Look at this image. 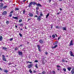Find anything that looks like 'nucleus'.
I'll return each mask as SVG.
<instances>
[{"label":"nucleus","mask_w":74,"mask_h":74,"mask_svg":"<svg viewBox=\"0 0 74 74\" xmlns=\"http://www.w3.org/2000/svg\"><path fill=\"white\" fill-rule=\"evenodd\" d=\"M2 59L3 61H5V62L7 61V60L6 59V58L4 55H2Z\"/></svg>","instance_id":"obj_1"},{"label":"nucleus","mask_w":74,"mask_h":74,"mask_svg":"<svg viewBox=\"0 0 74 74\" xmlns=\"http://www.w3.org/2000/svg\"><path fill=\"white\" fill-rule=\"evenodd\" d=\"M33 66V64H29V65L27 66V68L28 69H30L31 67H32Z\"/></svg>","instance_id":"obj_2"},{"label":"nucleus","mask_w":74,"mask_h":74,"mask_svg":"<svg viewBox=\"0 0 74 74\" xmlns=\"http://www.w3.org/2000/svg\"><path fill=\"white\" fill-rule=\"evenodd\" d=\"M37 47L38 48V51H39V52H41V47H40V46L39 45H37Z\"/></svg>","instance_id":"obj_3"},{"label":"nucleus","mask_w":74,"mask_h":74,"mask_svg":"<svg viewBox=\"0 0 74 74\" xmlns=\"http://www.w3.org/2000/svg\"><path fill=\"white\" fill-rule=\"evenodd\" d=\"M39 42L41 44H43L44 43V41L42 39L40 40H39Z\"/></svg>","instance_id":"obj_4"},{"label":"nucleus","mask_w":74,"mask_h":74,"mask_svg":"<svg viewBox=\"0 0 74 74\" xmlns=\"http://www.w3.org/2000/svg\"><path fill=\"white\" fill-rule=\"evenodd\" d=\"M41 16H39L38 17L37 20L38 21L40 22V21H41Z\"/></svg>","instance_id":"obj_5"},{"label":"nucleus","mask_w":74,"mask_h":74,"mask_svg":"<svg viewBox=\"0 0 74 74\" xmlns=\"http://www.w3.org/2000/svg\"><path fill=\"white\" fill-rule=\"evenodd\" d=\"M73 40H72L70 42V45L69 46H71V45H74V44H73Z\"/></svg>","instance_id":"obj_6"},{"label":"nucleus","mask_w":74,"mask_h":74,"mask_svg":"<svg viewBox=\"0 0 74 74\" xmlns=\"http://www.w3.org/2000/svg\"><path fill=\"white\" fill-rule=\"evenodd\" d=\"M7 12L6 11H4L2 13V15H7Z\"/></svg>","instance_id":"obj_7"},{"label":"nucleus","mask_w":74,"mask_h":74,"mask_svg":"<svg viewBox=\"0 0 74 74\" xmlns=\"http://www.w3.org/2000/svg\"><path fill=\"white\" fill-rule=\"evenodd\" d=\"M18 52L19 55H21V56L23 55V53L22 51H18Z\"/></svg>","instance_id":"obj_8"},{"label":"nucleus","mask_w":74,"mask_h":74,"mask_svg":"<svg viewBox=\"0 0 74 74\" xmlns=\"http://www.w3.org/2000/svg\"><path fill=\"white\" fill-rule=\"evenodd\" d=\"M28 15H29V16H30V17H32V16H33V14L32 13H29Z\"/></svg>","instance_id":"obj_9"},{"label":"nucleus","mask_w":74,"mask_h":74,"mask_svg":"<svg viewBox=\"0 0 74 74\" xmlns=\"http://www.w3.org/2000/svg\"><path fill=\"white\" fill-rule=\"evenodd\" d=\"M70 54L71 56H73V57H74V55H73V52L70 51Z\"/></svg>","instance_id":"obj_10"},{"label":"nucleus","mask_w":74,"mask_h":74,"mask_svg":"<svg viewBox=\"0 0 74 74\" xmlns=\"http://www.w3.org/2000/svg\"><path fill=\"white\" fill-rule=\"evenodd\" d=\"M32 4H33V2H31L29 3V5L28 6V7H30L32 5Z\"/></svg>","instance_id":"obj_11"},{"label":"nucleus","mask_w":74,"mask_h":74,"mask_svg":"<svg viewBox=\"0 0 74 74\" xmlns=\"http://www.w3.org/2000/svg\"><path fill=\"white\" fill-rule=\"evenodd\" d=\"M0 4H1L0 8H3V5H4V4H3V3H1Z\"/></svg>","instance_id":"obj_12"},{"label":"nucleus","mask_w":74,"mask_h":74,"mask_svg":"<svg viewBox=\"0 0 74 74\" xmlns=\"http://www.w3.org/2000/svg\"><path fill=\"white\" fill-rule=\"evenodd\" d=\"M2 49L3 50H7V48L5 47H2Z\"/></svg>","instance_id":"obj_13"},{"label":"nucleus","mask_w":74,"mask_h":74,"mask_svg":"<svg viewBox=\"0 0 74 74\" xmlns=\"http://www.w3.org/2000/svg\"><path fill=\"white\" fill-rule=\"evenodd\" d=\"M67 69L69 71H71V67H67Z\"/></svg>","instance_id":"obj_14"},{"label":"nucleus","mask_w":74,"mask_h":74,"mask_svg":"<svg viewBox=\"0 0 74 74\" xmlns=\"http://www.w3.org/2000/svg\"><path fill=\"white\" fill-rule=\"evenodd\" d=\"M56 29H60L61 28H62L61 27H59V26H56Z\"/></svg>","instance_id":"obj_15"},{"label":"nucleus","mask_w":74,"mask_h":74,"mask_svg":"<svg viewBox=\"0 0 74 74\" xmlns=\"http://www.w3.org/2000/svg\"><path fill=\"white\" fill-rule=\"evenodd\" d=\"M58 47V45H55L54 47H52V49H54L55 48H56V47Z\"/></svg>","instance_id":"obj_16"},{"label":"nucleus","mask_w":74,"mask_h":74,"mask_svg":"<svg viewBox=\"0 0 74 74\" xmlns=\"http://www.w3.org/2000/svg\"><path fill=\"white\" fill-rule=\"evenodd\" d=\"M71 73L72 74H74V69H73L71 71Z\"/></svg>","instance_id":"obj_17"},{"label":"nucleus","mask_w":74,"mask_h":74,"mask_svg":"<svg viewBox=\"0 0 74 74\" xmlns=\"http://www.w3.org/2000/svg\"><path fill=\"white\" fill-rule=\"evenodd\" d=\"M13 19H16V20L18 19V18L17 17H12Z\"/></svg>","instance_id":"obj_18"},{"label":"nucleus","mask_w":74,"mask_h":74,"mask_svg":"<svg viewBox=\"0 0 74 74\" xmlns=\"http://www.w3.org/2000/svg\"><path fill=\"white\" fill-rule=\"evenodd\" d=\"M37 5V6H38V7H42V5H41L39 3L38 4H37V5Z\"/></svg>","instance_id":"obj_19"},{"label":"nucleus","mask_w":74,"mask_h":74,"mask_svg":"<svg viewBox=\"0 0 74 74\" xmlns=\"http://www.w3.org/2000/svg\"><path fill=\"white\" fill-rule=\"evenodd\" d=\"M32 4H33V5H35V4H36V5H37V3H36V2H32Z\"/></svg>","instance_id":"obj_20"},{"label":"nucleus","mask_w":74,"mask_h":74,"mask_svg":"<svg viewBox=\"0 0 74 74\" xmlns=\"http://www.w3.org/2000/svg\"><path fill=\"white\" fill-rule=\"evenodd\" d=\"M7 7H8L7 6L5 5V6H4L3 7V9H5V8H7Z\"/></svg>","instance_id":"obj_21"},{"label":"nucleus","mask_w":74,"mask_h":74,"mask_svg":"<svg viewBox=\"0 0 74 74\" xmlns=\"http://www.w3.org/2000/svg\"><path fill=\"white\" fill-rule=\"evenodd\" d=\"M2 40H3V37L1 36H0V41H2Z\"/></svg>","instance_id":"obj_22"},{"label":"nucleus","mask_w":74,"mask_h":74,"mask_svg":"<svg viewBox=\"0 0 74 74\" xmlns=\"http://www.w3.org/2000/svg\"><path fill=\"white\" fill-rule=\"evenodd\" d=\"M49 13H48L46 16V18H48V17L49 16Z\"/></svg>","instance_id":"obj_23"},{"label":"nucleus","mask_w":74,"mask_h":74,"mask_svg":"<svg viewBox=\"0 0 74 74\" xmlns=\"http://www.w3.org/2000/svg\"><path fill=\"white\" fill-rule=\"evenodd\" d=\"M14 49L15 51H17V50H18V47H16L14 48Z\"/></svg>","instance_id":"obj_24"},{"label":"nucleus","mask_w":74,"mask_h":74,"mask_svg":"<svg viewBox=\"0 0 74 74\" xmlns=\"http://www.w3.org/2000/svg\"><path fill=\"white\" fill-rule=\"evenodd\" d=\"M9 23H10V22L8 21H7L6 22V23L7 24V25H8V24H9Z\"/></svg>","instance_id":"obj_25"},{"label":"nucleus","mask_w":74,"mask_h":74,"mask_svg":"<svg viewBox=\"0 0 74 74\" xmlns=\"http://www.w3.org/2000/svg\"><path fill=\"white\" fill-rule=\"evenodd\" d=\"M19 23H20V22H22V19H20L18 21Z\"/></svg>","instance_id":"obj_26"},{"label":"nucleus","mask_w":74,"mask_h":74,"mask_svg":"<svg viewBox=\"0 0 74 74\" xmlns=\"http://www.w3.org/2000/svg\"><path fill=\"white\" fill-rule=\"evenodd\" d=\"M8 71L7 70H6L5 69L4 70V72H5V73H8Z\"/></svg>","instance_id":"obj_27"},{"label":"nucleus","mask_w":74,"mask_h":74,"mask_svg":"<svg viewBox=\"0 0 74 74\" xmlns=\"http://www.w3.org/2000/svg\"><path fill=\"white\" fill-rule=\"evenodd\" d=\"M19 25H20V26H22L23 25V23H22L21 24H19Z\"/></svg>","instance_id":"obj_28"},{"label":"nucleus","mask_w":74,"mask_h":74,"mask_svg":"<svg viewBox=\"0 0 74 74\" xmlns=\"http://www.w3.org/2000/svg\"><path fill=\"white\" fill-rule=\"evenodd\" d=\"M36 14H37V15H38V10H36Z\"/></svg>","instance_id":"obj_29"},{"label":"nucleus","mask_w":74,"mask_h":74,"mask_svg":"<svg viewBox=\"0 0 74 74\" xmlns=\"http://www.w3.org/2000/svg\"><path fill=\"white\" fill-rule=\"evenodd\" d=\"M52 73L53 74H56L55 71H52Z\"/></svg>","instance_id":"obj_30"},{"label":"nucleus","mask_w":74,"mask_h":74,"mask_svg":"<svg viewBox=\"0 0 74 74\" xmlns=\"http://www.w3.org/2000/svg\"><path fill=\"white\" fill-rule=\"evenodd\" d=\"M29 71L30 73H33V72L32 71V69H30L29 70Z\"/></svg>","instance_id":"obj_31"},{"label":"nucleus","mask_w":74,"mask_h":74,"mask_svg":"<svg viewBox=\"0 0 74 74\" xmlns=\"http://www.w3.org/2000/svg\"><path fill=\"white\" fill-rule=\"evenodd\" d=\"M63 69L64 72H66V69L65 68H63Z\"/></svg>","instance_id":"obj_32"},{"label":"nucleus","mask_w":74,"mask_h":74,"mask_svg":"<svg viewBox=\"0 0 74 74\" xmlns=\"http://www.w3.org/2000/svg\"><path fill=\"white\" fill-rule=\"evenodd\" d=\"M25 10H23V14H25Z\"/></svg>","instance_id":"obj_33"},{"label":"nucleus","mask_w":74,"mask_h":74,"mask_svg":"<svg viewBox=\"0 0 74 74\" xmlns=\"http://www.w3.org/2000/svg\"><path fill=\"white\" fill-rule=\"evenodd\" d=\"M63 30H66V28L63 27L62 28Z\"/></svg>","instance_id":"obj_34"},{"label":"nucleus","mask_w":74,"mask_h":74,"mask_svg":"<svg viewBox=\"0 0 74 74\" xmlns=\"http://www.w3.org/2000/svg\"><path fill=\"white\" fill-rule=\"evenodd\" d=\"M19 8H16L15 9V11H18V10H19Z\"/></svg>","instance_id":"obj_35"},{"label":"nucleus","mask_w":74,"mask_h":74,"mask_svg":"<svg viewBox=\"0 0 74 74\" xmlns=\"http://www.w3.org/2000/svg\"><path fill=\"white\" fill-rule=\"evenodd\" d=\"M52 37L53 38H55V35H52Z\"/></svg>","instance_id":"obj_36"},{"label":"nucleus","mask_w":74,"mask_h":74,"mask_svg":"<svg viewBox=\"0 0 74 74\" xmlns=\"http://www.w3.org/2000/svg\"><path fill=\"white\" fill-rule=\"evenodd\" d=\"M37 65H38V64H36L35 66L36 67V68H38V67L37 66Z\"/></svg>","instance_id":"obj_37"},{"label":"nucleus","mask_w":74,"mask_h":74,"mask_svg":"<svg viewBox=\"0 0 74 74\" xmlns=\"http://www.w3.org/2000/svg\"><path fill=\"white\" fill-rule=\"evenodd\" d=\"M12 13H14V11H12L10 13V14H12Z\"/></svg>","instance_id":"obj_38"},{"label":"nucleus","mask_w":74,"mask_h":74,"mask_svg":"<svg viewBox=\"0 0 74 74\" xmlns=\"http://www.w3.org/2000/svg\"><path fill=\"white\" fill-rule=\"evenodd\" d=\"M42 74H45V73H46V72L45 71H43L42 72Z\"/></svg>","instance_id":"obj_39"},{"label":"nucleus","mask_w":74,"mask_h":74,"mask_svg":"<svg viewBox=\"0 0 74 74\" xmlns=\"http://www.w3.org/2000/svg\"><path fill=\"white\" fill-rule=\"evenodd\" d=\"M42 64H45V62H44V61H42Z\"/></svg>","instance_id":"obj_40"},{"label":"nucleus","mask_w":74,"mask_h":74,"mask_svg":"<svg viewBox=\"0 0 74 74\" xmlns=\"http://www.w3.org/2000/svg\"><path fill=\"white\" fill-rule=\"evenodd\" d=\"M18 34L21 37H22V34L19 33Z\"/></svg>","instance_id":"obj_41"},{"label":"nucleus","mask_w":74,"mask_h":74,"mask_svg":"<svg viewBox=\"0 0 74 74\" xmlns=\"http://www.w3.org/2000/svg\"><path fill=\"white\" fill-rule=\"evenodd\" d=\"M56 44H58V41H56L55 42V43L54 44V45H56Z\"/></svg>","instance_id":"obj_42"},{"label":"nucleus","mask_w":74,"mask_h":74,"mask_svg":"<svg viewBox=\"0 0 74 74\" xmlns=\"http://www.w3.org/2000/svg\"><path fill=\"white\" fill-rule=\"evenodd\" d=\"M62 62H65V60L64 59L62 60Z\"/></svg>","instance_id":"obj_43"},{"label":"nucleus","mask_w":74,"mask_h":74,"mask_svg":"<svg viewBox=\"0 0 74 74\" xmlns=\"http://www.w3.org/2000/svg\"><path fill=\"white\" fill-rule=\"evenodd\" d=\"M45 60V58H43L42 59V61H44Z\"/></svg>","instance_id":"obj_44"},{"label":"nucleus","mask_w":74,"mask_h":74,"mask_svg":"<svg viewBox=\"0 0 74 74\" xmlns=\"http://www.w3.org/2000/svg\"><path fill=\"white\" fill-rule=\"evenodd\" d=\"M9 16L10 17H11L12 16V14H10L9 15Z\"/></svg>","instance_id":"obj_45"},{"label":"nucleus","mask_w":74,"mask_h":74,"mask_svg":"<svg viewBox=\"0 0 74 74\" xmlns=\"http://www.w3.org/2000/svg\"><path fill=\"white\" fill-rule=\"evenodd\" d=\"M12 40H13V38H11L10 39V41H12Z\"/></svg>","instance_id":"obj_46"},{"label":"nucleus","mask_w":74,"mask_h":74,"mask_svg":"<svg viewBox=\"0 0 74 74\" xmlns=\"http://www.w3.org/2000/svg\"><path fill=\"white\" fill-rule=\"evenodd\" d=\"M52 27H53V25H51V28L52 29Z\"/></svg>","instance_id":"obj_47"},{"label":"nucleus","mask_w":74,"mask_h":74,"mask_svg":"<svg viewBox=\"0 0 74 74\" xmlns=\"http://www.w3.org/2000/svg\"><path fill=\"white\" fill-rule=\"evenodd\" d=\"M60 66L59 65H57V67H60Z\"/></svg>","instance_id":"obj_48"},{"label":"nucleus","mask_w":74,"mask_h":74,"mask_svg":"<svg viewBox=\"0 0 74 74\" xmlns=\"http://www.w3.org/2000/svg\"><path fill=\"white\" fill-rule=\"evenodd\" d=\"M38 9H39V8H38V7H36V10H38Z\"/></svg>","instance_id":"obj_49"},{"label":"nucleus","mask_w":74,"mask_h":74,"mask_svg":"<svg viewBox=\"0 0 74 74\" xmlns=\"http://www.w3.org/2000/svg\"><path fill=\"white\" fill-rule=\"evenodd\" d=\"M45 53L46 55H47L48 54V52H47V51H46L45 52Z\"/></svg>","instance_id":"obj_50"},{"label":"nucleus","mask_w":74,"mask_h":74,"mask_svg":"<svg viewBox=\"0 0 74 74\" xmlns=\"http://www.w3.org/2000/svg\"><path fill=\"white\" fill-rule=\"evenodd\" d=\"M30 19H30V18H28V19L27 22H29V20H30Z\"/></svg>","instance_id":"obj_51"},{"label":"nucleus","mask_w":74,"mask_h":74,"mask_svg":"<svg viewBox=\"0 0 74 74\" xmlns=\"http://www.w3.org/2000/svg\"><path fill=\"white\" fill-rule=\"evenodd\" d=\"M35 62L37 63V62H38V61H37V60H36L35 61Z\"/></svg>","instance_id":"obj_52"},{"label":"nucleus","mask_w":74,"mask_h":74,"mask_svg":"<svg viewBox=\"0 0 74 74\" xmlns=\"http://www.w3.org/2000/svg\"><path fill=\"white\" fill-rule=\"evenodd\" d=\"M23 45H21L19 46V47H22V46H23Z\"/></svg>","instance_id":"obj_53"},{"label":"nucleus","mask_w":74,"mask_h":74,"mask_svg":"<svg viewBox=\"0 0 74 74\" xmlns=\"http://www.w3.org/2000/svg\"><path fill=\"white\" fill-rule=\"evenodd\" d=\"M33 73H36V71H34Z\"/></svg>","instance_id":"obj_54"},{"label":"nucleus","mask_w":74,"mask_h":74,"mask_svg":"<svg viewBox=\"0 0 74 74\" xmlns=\"http://www.w3.org/2000/svg\"><path fill=\"white\" fill-rule=\"evenodd\" d=\"M26 0H24L23 1L24 2V3H25V1H26Z\"/></svg>","instance_id":"obj_55"},{"label":"nucleus","mask_w":74,"mask_h":74,"mask_svg":"<svg viewBox=\"0 0 74 74\" xmlns=\"http://www.w3.org/2000/svg\"><path fill=\"white\" fill-rule=\"evenodd\" d=\"M27 62L29 63H32V62Z\"/></svg>","instance_id":"obj_56"},{"label":"nucleus","mask_w":74,"mask_h":74,"mask_svg":"<svg viewBox=\"0 0 74 74\" xmlns=\"http://www.w3.org/2000/svg\"><path fill=\"white\" fill-rule=\"evenodd\" d=\"M55 35H56V37H58V35H57V34H55Z\"/></svg>","instance_id":"obj_57"},{"label":"nucleus","mask_w":74,"mask_h":74,"mask_svg":"<svg viewBox=\"0 0 74 74\" xmlns=\"http://www.w3.org/2000/svg\"><path fill=\"white\" fill-rule=\"evenodd\" d=\"M34 17H37V18H38V16L37 15H35L34 16Z\"/></svg>","instance_id":"obj_58"},{"label":"nucleus","mask_w":74,"mask_h":74,"mask_svg":"<svg viewBox=\"0 0 74 74\" xmlns=\"http://www.w3.org/2000/svg\"><path fill=\"white\" fill-rule=\"evenodd\" d=\"M60 37H58V40H59V39H60Z\"/></svg>","instance_id":"obj_59"},{"label":"nucleus","mask_w":74,"mask_h":74,"mask_svg":"<svg viewBox=\"0 0 74 74\" xmlns=\"http://www.w3.org/2000/svg\"><path fill=\"white\" fill-rule=\"evenodd\" d=\"M40 16H43V14H40Z\"/></svg>","instance_id":"obj_60"},{"label":"nucleus","mask_w":74,"mask_h":74,"mask_svg":"<svg viewBox=\"0 0 74 74\" xmlns=\"http://www.w3.org/2000/svg\"><path fill=\"white\" fill-rule=\"evenodd\" d=\"M20 30H21V31H22V30H23V29H22V28H21L20 29Z\"/></svg>","instance_id":"obj_61"},{"label":"nucleus","mask_w":74,"mask_h":74,"mask_svg":"<svg viewBox=\"0 0 74 74\" xmlns=\"http://www.w3.org/2000/svg\"><path fill=\"white\" fill-rule=\"evenodd\" d=\"M0 70L1 71H2V69H1V67L0 68Z\"/></svg>","instance_id":"obj_62"},{"label":"nucleus","mask_w":74,"mask_h":74,"mask_svg":"<svg viewBox=\"0 0 74 74\" xmlns=\"http://www.w3.org/2000/svg\"><path fill=\"white\" fill-rule=\"evenodd\" d=\"M49 3H51V0H49Z\"/></svg>","instance_id":"obj_63"},{"label":"nucleus","mask_w":74,"mask_h":74,"mask_svg":"<svg viewBox=\"0 0 74 74\" xmlns=\"http://www.w3.org/2000/svg\"><path fill=\"white\" fill-rule=\"evenodd\" d=\"M15 27H16V28H17V27H17V25H15Z\"/></svg>","instance_id":"obj_64"}]
</instances>
